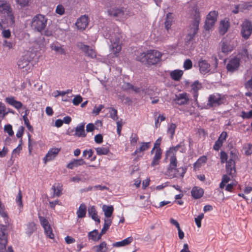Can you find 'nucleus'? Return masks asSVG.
<instances>
[{
    "label": "nucleus",
    "mask_w": 252,
    "mask_h": 252,
    "mask_svg": "<svg viewBox=\"0 0 252 252\" xmlns=\"http://www.w3.org/2000/svg\"><path fill=\"white\" fill-rule=\"evenodd\" d=\"M183 71L179 69H176L172 71L170 73L171 78L174 81H179L182 78L183 74Z\"/></svg>",
    "instance_id": "c756f323"
},
{
    "label": "nucleus",
    "mask_w": 252,
    "mask_h": 252,
    "mask_svg": "<svg viewBox=\"0 0 252 252\" xmlns=\"http://www.w3.org/2000/svg\"><path fill=\"white\" fill-rule=\"evenodd\" d=\"M234 159L235 156H232L229 160L225 162L226 163V172L230 175H233L235 172V162Z\"/></svg>",
    "instance_id": "6ab92c4d"
},
{
    "label": "nucleus",
    "mask_w": 252,
    "mask_h": 252,
    "mask_svg": "<svg viewBox=\"0 0 252 252\" xmlns=\"http://www.w3.org/2000/svg\"><path fill=\"white\" fill-rule=\"evenodd\" d=\"M81 48L82 50L85 53L86 55L91 58H94L96 57V53L95 51L92 48L87 45H81Z\"/></svg>",
    "instance_id": "bb28decb"
},
{
    "label": "nucleus",
    "mask_w": 252,
    "mask_h": 252,
    "mask_svg": "<svg viewBox=\"0 0 252 252\" xmlns=\"http://www.w3.org/2000/svg\"><path fill=\"white\" fill-rule=\"evenodd\" d=\"M79 166V159H73L70 161L66 166L67 168L73 169Z\"/></svg>",
    "instance_id": "c03bdc74"
},
{
    "label": "nucleus",
    "mask_w": 252,
    "mask_h": 252,
    "mask_svg": "<svg viewBox=\"0 0 252 252\" xmlns=\"http://www.w3.org/2000/svg\"><path fill=\"white\" fill-rule=\"evenodd\" d=\"M9 225L0 224V252H5L8 243V233L6 232Z\"/></svg>",
    "instance_id": "0eeeda50"
},
{
    "label": "nucleus",
    "mask_w": 252,
    "mask_h": 252,
    "mask_svg": "<svg viewBox=\"0 0 252 252\" xmlns=\"http://www.w3.org/2000/svg\"><path fill=\"white\" fill-rule=\"evenodd\" d=\"M36 230V224L34 222H29L26 225V233L30 237Z\"/></svg>",
    "instance_id": "7c9ffc66"
},
{
    "label": "nucleus",
    "mask_w": 252,
    "mask_h": 252,
    "mask_svg": "<svg viewBox=\"0 0 252 252\" xmlns=\"http://www.w3.org/2000/svg\"><path fill=\"white\" fill-rule=\"evenodd\" d=\"M245 87L248 90L252 91V76L251 78L245 83Z\"/></svg>",
    "instance_id": "774afa93"
},
{
    "label": "nucleus",
    "mask_w": 252,
    "mask_h": 252,
    "mask_svg": "<svg viewBox=\"0 0 252 252\" xmlns=\"http://www.w3.org/2000/svg\"><path fill=\"white\" fill-rule=\"evenodd\" d=\"M89 16L84 15L80 17V30H84L88 26L90 22Z\"/></svg>",
    "instance_id": "393cba45"
},
{
    "label": "nucleus",
    "mask_w": 252,
    "mask_h": 252,
    "mask_svg": "<svg viewBox=\"0 0 252 252\" xmlns=\"http://www.w3.org/2000/svg\"><path fill=\"white\" fill-rule=\"evenodd\" d=\"M3 46L8 49H11L13 48L14 44L11 41H7L6 40L3 41Z\"/></svg>",
    "instance_id": "69168bd1"
},
{
    "label": "nucleus",
    "mask_w": 252,
    "mask_h": 252,
    "mask_svg": "<svg viewBox=\"0 0 252 252\" xmlns=\"http://www.w3.org/2000/svg\"><path fill=\"white\" fill-rule=\"evenodd\" d=\"M176 128V126L173 123L171 124L168 127L167 132L170 134L171 138L173 137Z\"/></svg>",
    "instance_id": "a18cd8bd"
},
{
    "label": "nucleus",
    "mask_w": 252,
    "mask_h": 252,
    "mask_svg": "<svg viewBox=\"0 0 252 252\" xmlns=\"http://www.w3.org/2000/svg\"><path fill=\"white\" fill-rule=\"evenodd\" d=\"M110 117L114 121H117L118 119L117 115V111L115 109L111 108L109 111Z\"/></svg>",
    "instance_id": "864d4df0"
},
{
    "label": "nucleus",
    "mask_w": 252,
    "mask_h": 252,
    "mask_svg": "<svg viewBox=\"0 0 252 252\" xmlns=\"http://www.w3.org/2000/svg\"><path fill=\"white\" fill-rule=\"evenodd\" d=\"M242 60L246 62L249 61L252 58V56L249 54L248 51L245 49L240 54Z\"/></svg>",
    "instance_id": "4c0bfd02"
},
{
    "label": "nucleus",
    "mask_w": 252,
    "mask_h": 252,
    "mask_svg": "<svg viewBox=\"0 0 252 252\" xmlns=\"http://www.w3.org/2000/svg\"><path fill=\"white\" fill-rule=\"evenodd\" d=\"M108 12L110 15L120 21H124L130 16L128 11L123 8H112Z\"/></svg>",
    "instance_id": "1a4fd4ad"
},
{
    "label": "nucleus",
    "mask_w": 252,
    "mask_h": 252,
    "mask_svg": "<svg viewBox=\"0 0 252 252\" xmlns=\"http://www.w3.org/2000/svg\"><path fill=\"white\" fill-rule=\"evenodd\" d=\"M179 150L182 153L185 152L186 148L184 142H180L176 146L170 148L166 152V158H177L176 155Z\"/></svg>",
    "instance_id": "9b49d317"
},
{
    "label": "nucleus",
    "mask_w": 252,
    "mask_h": 252,
    "mask_svg": "<svg viewBox=\"0 0 252 252\" xmlns=\"http://www.w3.org/2000/svg\"><path fill=\"white\" fill-rule=\"evenodd\" d=\"M203 218L204 214L201 213L195 218V223L198 228H200L201 226V220L203 219Z\"/></svg>",
    "instance_id": "5fc2aeb1"
},
{
    "label": "nucleus",
    "mask_w": 252,
    "mask_h": 252,
    "mask_svg": "<svg viewBox=\"0 0 252 252\" xmlns=\"http://www.w3.org/2000/svg\"><path fill=\"white\" fill-rule=\"evenodd\" d=\"M192 63L189 59H187L184 63V67L185 69L188 70L192 68Z\"/></svg>",
    "instance_id": "052dcab7"
},
{
    "label": "nucleus",
    "mask_w": 252,
    "mask_h": 252,
    "mask_svg": "<svg viewBox=\"0 0 252 252\" xmlns=\"http://www.w3.org/2000/svg\"><path fill=\"white\" fill-rule=\"evenodd\" d=\"M237 40L235 38L227 37L223 39L220 42L222 52L227 54L231 52L237 46Z\"/></svg>",
    "instance_id": "423d86ee"
},
{
    "label": "nucleus",
    "mask_w": 252,
    "mask_h": 252,
    "mask_svg": "<svg viewBox=\"0 0 252 252\" xmlns=\"http://www.w3.org/2000/svg\"><path fill=\"white\" fill-rule=\"evenodd\" d=\"M60 151V149L57 148L51 149L43 158L44 163L46 164L48 161L53 160L57 156Z\"/></svg>",
    "instance_id": "dca6fc26"
},
{
    "label": "nucleus",
    "mask_w": 252,
    "mask_h": 252,
    "mask_svg": "<svg viewBox=\"0 0 252 252\" xmlns=\"http://www.w3.org/2000/svg\"><path fill=\"white\" fill-rule=\"evenodd\" d=\"M220 159L221 163H224L227 161V154L224 151H221L220 153Z\"/></svg>",
    "instance_id": "bf43d9fd"
},
{
    "label": "nucleus",
    "mask_w": 252,
    "mask_h": 252,
    "mask_svg": "<svg viewBox=\"0 0 252 252\" xmlns=\"http://www.w3.org/2000/svg\"><path fill=\"white\" fill-rule=\"evenodd\" d=\"M162 151L161 149L156 150L155 155L153 157L152 162L151 163L152 166H155L159 164V161L161 158Z\"/></svg>",
    "instance_id": "cd10ccee"
},
{
    "label": "nucleus",
    "mask_w": 252,
    "mask_h": 252,
    "mask_svg": "<svg viewBox=\"0 0 252 252\" xmlns=\"http://www.w3.org/2000/svg\"><path fill=\"white\" fill-rule=\"evenodd\" d=\"M110 40L111 42V51L116 57H117L122 49L119 37L115 36L114 38L113 36L112 35Z\"/></svg>",
    "instance_id": "2eb2a0df"
},
{
    "label": "nucleus",
    "mask_w": 252,
    "mask_h": 252,
    "mask_svg": "<svg viewBox=\"0 0 252 252\" xmlns=\"http://www.w3.org/2000/svg\"><path fill=\"white\" fill-rule=\"evenodd\" d=\"M93 155V152L91 150H85L83 152V156L85 158L88 159L92 157Z\"/></svg>",
    "instance_id": "338daca9"
},
{
    "label": "nucleus",
    "mask_w": 252,
    "mask_h": 252,
    "mask_svg": "<svg viewBox=\"0 0 252 252\" xmlns=\"http://www.w3.org/2000/svg\"><path fill=\"white\" fill-rule=\"evenodd\" d=\"M96 154L98 156L106 155L109 151V149L107 147H100L96 148L95 149Z\"/></svg>",
    "instance_id": "58836bf2"
},
{
    "label": "nucleus",
    "mask_w": 252,
    "mask_h": 252,
    "mask_svg": "<svg viewBox=\"0 0 252 252\" xmlns=\"http://www.w3.org/2000/svg\"><path fill=\"white\" fill-rule=\"evenodd\" d=\"M52 189L54 191V196H60L62 194V186L60 184H58L57 187L53 186L52 188Z\"/></svg>",
    "instance_id": "ea45409f"
},
{
    "label": "nucleus",
    "mask_w": 252,
    "mask_h": 252,
    "mask_svg": "<svg viewBox=\"0 0 252 252\" xmlns=\"http://www.w3.org/2000/svg\"><path fill=\"white\" fill-rule=\"evenodd\" d=\"M88 215L96 222L99 223L100 219L97 215V212L94 206H90L88 208Z\"/></svg>",
    "instance_id": "b1692460"
},
{
    "label": "nucleus",
    "mask_w": 252,
    "mask_h": 252,
    "mask_svg": "<svg viewBox=\"0 0 252 252\" xmlns=\"http://www.w3.org/2000/svg\"><path fill=\"white\" fill-rule=\"evenodd\" d=\"M92 249L95 252H107V244L105 242H102L100 245L93 247Z\"/></svg>",
    "instance_id": "f704fd0d"
},
{
    "label": "nucleus",
    "mask_w": 252,
    "mask_h": 252,
    "mask_svg": "<svg viewBox=\"0 0 252 252\" xmlns=\"http://www.w3.org/2000/svg\"><path fill=\"white\" fill-rule=\"evenodd\" d=\"M112 220L110 219H105L103 227L102 228V229L106 231L109 229Z\"/></svg>",
    "instance_id": "6e6d98bb"
},
{
    "label": "nucleus",
    "mask_w": 252,
    "mask_h": 252,
    "mask_svg": "<svg viewBox=\"0 0 252 252\" xmlns=\"http://www.w3.org/2000/svg\"><path fill=\"white\" fill-rule=\"evenodd\" d=\"M241 9L243 11L245 9H249L252 6V2H247L241 3Z\"/></svg>",
    "instance_id": "0e129e2a"
},
{
    "label": "nucleus",
    "mask_w": 252,
    "mask_h": 252,
    "mask_svg": "<svg viewBox=\"0 0 252 252\" xmlns=\"http://www.w3.org/2000/svg\"><path fill=\"white\" fill-rule=\"evenodd\" d=\"M127 86L128 89H131L136 93L142 94L144 92V90L143 89L137 87L133 86L129 84H127Z\"/></svg>",
    "instance_id": "09e8293b"
},
{
    "label": "nucleus",
    "mask_w": 252,
    "mask_h": 252,
    "mask_svg": "<svg viewBox=\"0 0 252 252\" xmlns=\"http://www.w3.org/2000/svg\"><path fill=\"white\" fill-rule=\"evenodd\" d=\"M64 7L61 4H59L56 9V12L60 15H63L64 13Z\"/></svg>",
    "instance_id": "680f3d73"
},
{
    "label": "nucleus",
    "mask_w": 252,
    "mask_h": 252,
    "mask_svg": "<svg viewBox=\"0 0 252 252\" xmlns=\"http://www.w3.org/2000/svg\"><path fill=\"white\" fill-rule=\"evenodd\" d=\"M66 133L70 135L79 136V126L75 127V131L73 129L68 128Z\"/></svg>",
    "instance_id": "3c124183"
},
{
    "label": "nucleus",
    "mask_w": 252,
    "mask_h": 252,
    "mask_svg": "<svg viewBox=\"0 0 252 252\" xmlns=\"http://www.w3.org/2000/svg\"><path fill=\"white\" fill-rule=\"evenodd\" d=\"M240 65V60L238 58L231 59L226 65V68L229 72H233L236 70Z\"/></svg>",
    "instance_id": "f3484780"
},
{
    "label": "nucleus",
    "mask_w": 252,
    "mask_h": 252,
    "mask_svg": "<svg viewBox=\"0 0 252 252\" xmlns=\"http://www.w3.org/2000/svg\"><path fill=\"white\" fill-rule=\"evenodd\" d=\"M190 87V92L192 94L195 101H197L198 95V92L201 89L202 84L198 80H196L191 85Z\"/></svg>",
    "instance_id": "a211bd4d"
},
{
    "label": "nucleus",
    "mask_w": 252,
    "mask_h": 252,
    "mask_svg": "<svg viewBox=\"0 0 252 252\" xmlns=\"http://www.w3.org/2000/svg\"><path fill=\"white\" fill-rule=\"evenodd\" d=\"M218 12L216 11H211L208 14L204 25L206 30H210L215 24L217 19Z\"/></svg>",
    "instance_id": "4468645a"
},
{
    "label": "nucleus",
    "mask_w": 252,
    "mask_h": 252,
    "mask_svg": "<svg viewBox=\"0 0 252 252\" xmlns=\"http://www.w3.org/2000/svg\"><path fill=\"white\" fill-rule=\"evenodd\" d=\"M38 218L40 220V224L43 228L50 225L48 220L44 217L39 216Z\"/></svg>",
    "instance_id": "13d9d810"
},
{
    "label": "nucleus",
    "mask_w": 252,
    "mask_h": 252,
    "mask_svg": "<svg viewBox=\"0 0 252 252\" xmlns=\"http://www.w3.org/2000/svg\"><path fill=\"white\" fill-rule=\"evenodd\" d=\"M207 158L206 156H203L200 157L194 163L193 167L195 169L200 168L203 164L206 162Z\"/></svg>",
    "instance_id": "c9c22d12"
},
{
    "label": "nucleus",
    "mask_w": 252,
    "mask_h": 252,
    "mask_svg": "<svg viewBox=\"0 0 252 252\" xmlns=\"http://www.w3.org/2000/svg\"><path fill=\"white\" fill-rule=\"evenodd\" d=\"M47 21L44 15L37 14L32 19L31 27L34 32L42 33L47 26Z\"/></svg>",
    "instance_id": "7ed1b4c3"
},
{
    "label": "nucleus",
    "mask_w": 252,
    "mask_h": 252,
    "mask_svg": "<svg viewBox=\"0 0 252 252\" xmlns=\"http://www.w3.org/2000/svg\"><path fill=\"white\" fill-rule=\"evenodd\" d=\"M241 33L242 37L245 39L249 38L252 32V26L251 22L249 20H245L241 25Z\"/></svg>",
    "instance_id": "ddd939ff"
},
{
    "label": "nucleus",
    "mask_w": 252,
    "mask_h": 252,
    "mask_svg": "<svg viewBox=\"0 0 252 252\" xmlns=\"http://www.w3.org/2000/svg\"><path fill=\"white\" fill-rule=\"evenodd\" d=\"M192 18L193 19L192 27L191 29L192 33L190 32L188 35L190 37V39H192L194 37L198 30V26L200 21V12L197 8L194 9L192 14Z\"/></svg>",
    "instance_id": "6e6552de"
},
{
    "label": "nucleus",
    "mask_w": 252,
    "mask_h": 252,
    "mask_svg": "<svg viewBox=\"0 0 252 252\" xmlns=\"http://www.w3.org/2000/svg\"><path fill=\"white\" fill-rule=\"evenodd\" d=\"M89 237L90 239L94 241H96L100 239V236H98V232L96 230H93L89 233Z\"/></svg>",
    "instance_id": "79ce46f5"
},
{
    "label": "nucleus",
    "mask_w": 252,
    "mask_h": 252,
    "mask_svg": "<svg viewBox=\"0 0 252 252\" xmlns=\"http://www.w3.org/2000/svg\"><path fill=\"white\" fill-rule=\"evenodd\" d=\"M6 108L5 104L1 102H0V115H2L3 118L8 114V112L6 111Z\"/></svg>",
    "instance_id": "de8ad7c7"
},
{
    "label": "nucleus",
    "mask_w": 252,
    "mask_h": 252,
    "mask_svg": "<svg viewBox=\"0 0 252 252\" xmlns=\"http://www.w3.org/2000/svg\"><path fill=\"white\" fill-rule=\"evenodd\" d=\"M133 238L132 237H129L125 239L122 241L117 242L113 244V246L115 247H121L128 245L133 241Z\"/></svg>",
    "instance_id": "473e14b6"
},
{
    "label": "nucleus",
    "mask_w": 252,
    "mask_h": 252,
    "mask_svg": "<svg viewBox=\"0 0 252 252\" xmlns=\"http://www.w3.org/2000/svg\"><path fill=\"white\" fill-rule=\"evenodd\" d=\"M243 149L245 155L247 156H250L252 154V145L251 144L245 145L243 147Z\"/></svg>",
    "instance_id": "49530a36"
},
{
    "label": "nucleus",
    "mask_w": 252,
    "mask_h": 252,
    "mask_svg": "<svg viewBox=\"0 0 252 252\" xmlns=\"http://www.w3.org/2000/svg\"><path fill=\"white\" fill-rule=\"evenodd\" d=\"M86 206L84 204L80 205V218L85 217L86 214Z\"/></svg>",
    "instance_id": "603ef678"
},
{
    "label": "nucleus",
    "mask_w": 252,
    "mask_h": 252,
    "mask_svg": "<svg viewBox=\"0 0 252 252\" xmlns=\"http://www.w3.org/2000/svg\"><path fill=\"white\" fill-rule=\"evenodd\" d=\"M44 229V232L46 236L50 238L54 239V234L53 233L52 229L51 227L50 224L43 228Z\"/></svg>",
    "instance_id": "a19ab883"
},
{
    "label": "nucleus",
    "mask_w": 252,
    "mask_h": 252,
    "mask_svg": "<svg viewBox=\"0 0 252 252\" xmlns=\"http://www.w3.org/2000/svg\"><path fill=\"white\" fill-rule=\"evenodd\" d=\"M229 27V23L227 19L221 20L220 25V33L221 35L224 34Z\"/></svg>",
    "instance_id": "a878e982"
},
{
    "label": "nucleus",
    "mask_w": 252,
    "mask_h": 252,
    "mask_svg": "<svg viewBox=\"0 0 252 252\" xmlns=\"http://www.w3.org/2000/svg\"><path fill=\"white\" fill-rule=\"evenodd\" d=\"M5 102L8 104L11 105L15 109L19 110L21 108H23L25 110V114L24 116L27 117L29 113V110L26 106H23V104L20 101H17L15 99L14 96H11L7 97L5 99Z\"/></svg>",
    "instance_id": "f8f14e48"
},
{
    "label": "nucleus",
    "mask_w": 252,
    "mask_h": 252,
    "mask_svg": "<svg viewBox=\"0 0 252 252\" xmlns=\"http://www.w3.org/2000/svg\"><path fill=\"white\" fill-rule=\"evenodd\" d=\"M0 13L6 15L9 19L10 22L13 24L14 23V16L12 9L10 4L6 1H3L0 4Z\"/></svg>",
    "instance_id": "9d476101"
},
{
    "label": "nucleus",
    "mask_w": 252,
    "mask_h": 252,
    "mask_svg": "<svg viewBox=\"0 0 252 252\" xmlns=\"http://www.w3.org/2000/svg\"><path fill=\"white\" fill-rule=\"evenodd\" d=\"M34 54L31 51H26L24 53V55L19 58L17 62V65L20 69L25 68L26 70L28 71L31 69L29 65L30 63L33 58Z\"/></svg>",
    "instance_id": "39448f33"
},
{
    "label": "nucleus",
    "mask_w": 252,
    "mask_h": 252,
    "mask_svg": "<svg viewBox=\"0 0 252 252\" xmlns=\"http://www.w3.org/2000/svg\"><path fill=\"white\" fill-rule=\"evenodd\" d=\"M0 216L3 219L5 224L9 225L10 219L8 217V213L6 211L5 206L0 201Z\"/></svg>",
    "instance_id": "5701e85b"
},
{
    "label": "nucleus",
    "mask_w": 252,
    "mask_h": 252,
    "mask_svg": "<svg viewBox=\"0 0 252 252\" xmlns=\"http://www.w3.org/2000/svg\"><path fill=\"white\" fill-rule=\"evenodd\" d=\"M175 101L180 105L187 104L189 101L188 94L186 93L180 94L176 96Z\"/></svg>",
    "instance_id": "aec40b11"
},
{
    "label": "nucleus",
    "mask_w": 252,
    "mask_h": 252,
    "mask_svg": "<svg viewBox=\"0 0 252 252\" xmlns=\"http://www.w3.org/2000/svg\"><path fill=\"white\" fill-rule=\"evenodd\" d=\"M199 71L201 73L205 74L210 71V65L205 60H200L198 62Z\"/></svg>",
    "instance_id": "4be33fe9"
},
{
    "label": "nucleus",
    "mask_w": 252,
    "mask_h": 252,
    "mask_svg": "<svg viewBox=\"0 0 252 252\" xmlns=\"http://www.w3.org/2000/svg\"><path fill=\"white\" fill-rule=\"evenodd\" d=\"M138 140H139V137H138V135H137V134L132 133L129 137V141H130V144L132 146H135L137 144Z\"/></svg>",
    "instance_id": "37998d69"
},
{
    "label": "nucleus",
    "mask_w": 252,
    "mask_h": 252,
    "mask_svg": "<svg viewBox=\"0 0 252 252\" xmlns=\"http://www.w3.org/2000/svg\"><path fill=\"white\" fill-rule=\"evenodd\" d=\"M4 131L7 132L10 136L13 135L14 132L12 130V126L11 125L8 124L4 126Z\"/></svg>",
    "instance_id": "8fccbe9b"
},
{
    "label": "nucleus",
    "mask_w": 252,
    "mask_h": 252,
    "mask_svg": "<svg viewBox=\"0 0 252 252\" xmlns=\"http://www.w3.org/2000/svg\"><path fill=\"white\" fill-rule=\"evenodd\" d=\"M226 100L225 95L214 93L210 94L208 98L206 107L208 108L216 107L225 103Z\"/></svg>",
    "instance_id": "20e7f679"
},
{
    "label": "nucleus",
    "mask_w": 252,
    "mask_h": 252,
    "mask_svg": "<svg viewBox=\"0 0 252 252\" xmlns=\"http://www.w3.org/2000/svg\"><path fill=\"white\" fill-rule=\"evenodd\" d=\"M102 209L106 219H109V218L112 216L114 211L113 206L103 205L102 206Z\"/></svg>",
    "instance_id": "2f4dec72"
},
{
    "label": "nucleus",
    "mask_w": 252,
    "mask_h": 252,
    "mask_svg": "<svg viewBox=\"0 0 252 252\" xmlns=\"http://www.w3.org/2000/svg\"><path fill=\"white\" fill-rule=\"evenodd\" d=\"M140 146L137 147L135 151L131 154L132 156H135L139 153H142L148 150L151 147V142H140Z\"/></svg>",
    "instance_id": "412c9836"
},
{
    "label": "nucleus",
    "mask_w": 252,
    "mask_h": 252,
    "mask_svg": "<svg viewBox=\"0 0 252 252\" xmlns=\"http://www.w3.org/2000/svg\"><path fill=\"white\" fill-rule=\"evenodd\" d=\"M191 193L193 198L198 199L201 198L204 193L203 189L200 188L195 187L191 190Z\"/></svg>",
    "instance_id": "c85d7f7f"
},
{
    "label": "nucleus",
    "mask_w": 252,
    "mask_h": 252,
    "mask_svg": "<svg viewBox=\"0 0 252 252\" xmlns=\"http://www.w3.org/2000/svg\"><path fill=\"white\" fill-rule=\"evenodd\" d=\"M15 1L21 7H25L29 5V0H15Z\"/></svg>",
    "instance_id": "e2e57ef3"
},
{
    "label": "nucleus",
    "mask_w": 252,
    "mask_h": 252,
    "mask_svg": "<svg viewBox=\"0 0 252 252\" xmlns=\"http://www.w3.org/2000/svg\"><path fill=\"white\" fill-rule=\"evenodd\" d=\"M162 54L157 50H151L147 53H141L136 57V60L149 65L155 64L161 60Z\"/></svg>",
    "instance_id": "f03ea898"
},
{
    "label": "nucleus",
    "mask_w": 252,
    "mask_h": 252,
    "mask_svg": "<svg viewBox=\"0 0 252 252\" xmlns=\"http://www.w3.org/2000/svg\"><path fill=\"white\" fill-rule=\"evenodd\" d=\"M169 160V164L165 171V175L170 179L174 178H183L186 172V168L184 167L178 168L177 158H167Z\"/></svg>",
    "instance_id": "f257e3e1"
},
{
    "label": "nucleus",
    "mask_w": 252,
    "mask_h": 252,
    "mask_svg": "<svg viewBox=\"0 0 252 252\" xmlns=\"http://www.w3.org/2000/svg\"><path fill=\"white\" fill-rule=\"evenodd\" d=\"M22 192L20 190H19L18 195L17 196L16 199V202L18 204V206L20 208H22L23 206V203H22Z\"/></svg>",
    "instance_id": "4d7b16f0"
},
{
    "label": "nucleus",
    "mask_w": 252,
    "mask_h": 252,
    "mask_svg": "<svg viewBox=\"0 0 252 252\" xmlns=\"http://www.w3.org/2000/svg\"><path fill=\"white\" fill-rule=\"evenodd\" d=\"M173 17L172 16V14L169 13L166 15V18L165 21V28L168 30H169L173 22Z\"/></svg>",
    "instance_id": "e433bc0d"
},
{
    "label": "nucleus",
    "mask_w": 252,
    "mask_h": 252,
    "mask_svg": "<svg viewBox=\"0 0 252 252\" xmlns=\"http://www.w3.org/2000/svg\"><path fill=\"white\" fill-rule=\"evenodd\" d=\"M50 48L57 53H59L61 55H64L65 54L64 49L57 43H53L51 44L50 45Z\"/></svg>",
    "instance_id": "72a5a7b5"
}]
</instances>
